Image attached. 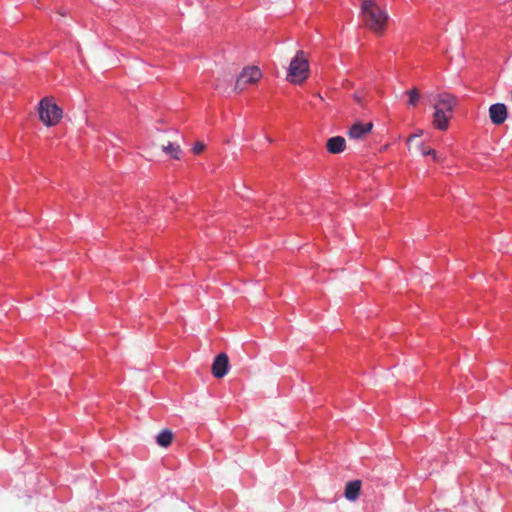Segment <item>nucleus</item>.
<instances>
[{
    "instance_id": "f257e3e1",
    "label": "nucleus",
    "mask_w": 512,
    "mask_h": 512,
    "mask_svg": "<svg viewBox=\"0 0 512 512\" xmlns=\"http://www.w3.org/2000/svg\"><path fill=\"white\" fill-rule=\"evenodd\" d=\"M361 14L365 26L377 35H382L386 29L389 15L374 0H364L361 4Z\"/></svg>"
},
{
    "instance_id": "f03ea898",
    "label": "nucleus",
    "mask_w": 512,
    "mask_h": 512,
    "mask_svg": "<svg viewBox=\"0 0 512 512\" xmlns=\"http://www.w3.org/2000/svg\"><path fill=\"white\" fill-rule=\"evenodd\" d=\"M309 74V62L302 50L297 51L292 58L287 73V80L293 83H301Z\"/></svg>"
},
{
    "instance_id": "7ed1b4c3",
    "label": "nucleus",
    "mask_w": 512,
    "mask_h": 512,
    "mask_svg": "<svg viewBox=\"0 0 512 512\" xmlns=\"http://www.w3.org/2000/svg\"><path fill=\"white\" fill-rule=\"evenodd\" d=\"M62 109L48 98H44L39 104V116L47 126L56 125L62 118Z\"/></svg>"
},
{
    "instance_id": "20e7f679",
    "label": "nucleus",
    "mask_w": 512,
    "mask_h": 512,
    "mask_svg": "<svg viewBox=\"0 0 512 512\" xmlns=\"http://www.w3.org/2000/svg\"><path fill=\"white\" fill-rule=\"evenodd\" d=\"M261 77H262V72L258 67H255V66L246 67L238 75L236 82H235V89L242 91L244 89L245 84L256 83Z\"/></svg>"
},
{
    "instance_id": "39448f33",
    "label": "nucleus",
    "mask_w": 512,
    "mask_h": 512,
    "mask_svg": "<svg viewBox=\"0 0 512 512\" xmlns=\"http://www.w3.org/2000/svg\"><path fill=\"white\" fill-rule=\"evenodd\" d=\"M230 368L229 358L226 353L218 354L212 363L211 373L215 378H223Z\"/></svg>"
},
{
    "instance_id": "423d86ee",
    "label": "nucleus",
    "mask_w": 512,
    "mask_h": 512,
    "mask_svg": "<svg viewBox=\"0 0 512 512\" xmlns=\"http://www.w3.org/2000/svg\"><path fill=\"white\" fill-rule=\"evenodd\" d=\"M507 115V107L503 103H494L489 107V117L494 125L503 124Z\"/></svg>"
},
{
    "instance_id": "0eeeda50",
    "label": "nucleus",
    "mask_w": 512,
    "mask_h": 512,
    "mask_svg": "<svg viewBox=\"0 0 512 512\" xmlns=\"http://www.w3.org/2000/svg\"><path fill=\"white\" fill-rule=\"evenodd\" d=\"M451 116L452 113H448L444 108L440 107L439 105H435V112L433 115L434 126L439 130H446L448 128Z\"/></svg>"
},
{
    "instance_id": "6e6552de",
    "label": "nucleus",
    "mask_w": 512,
    "mask_h": 512,
    "mask_svg": "<svg viewBox=\"0 0 512 512\" xmlns=\"http://www.w3.org/2000/svg\"><path fill=\"white\" fill-rule=\"evenodd\" d=\"M372 128H373L372 122H368V123L356 122L350 127V129L348 131V136L351 139H361L366 134H368L372 130Z\"/></svg>"
},
{
    "instance_id": "1a4fd4ad",
    "label": "nucleus",
    "mask_w": 512,
    "mask_h": 512,
    "mask_svg": "<svg viewBox=\"0 0 512 512\" xmlns=\"http://www.w3.org/2000/svg\"><path fill=\"white\" fill-rule=\"evenodd\" d=\"M326 148L331 154H339L346 148V140L342 136H333L327 140Z\"/></svg>"
},
{
    "instance_id": "9d476101",
    "label": "nucleus",
    "mask_w": 512,
    "mask_h": 512,
    "mask_svg": "<svg viewBox=\"0 0 512 512\" xmlns=\"http://www.w3.org/2000/svg\"><path fill=\"white\" fill-rule=\"evenodd\" d=\"M361 489V481L353 480L349 481L345 487V498L350 501H354L358 498Z\"/></svg>"
},
{
    "instance_id": "9b49d317",
    "label": "nucleus",
    "mask_w": 512,
    "mask_h": 512,
    "mask_svg": "<svg viewBox=\"0 0 512 512\" xmlns=\"http://www.w3.org/2000/svg\"><path fill=\"white\" fill-rule=\"evenodd\" d=\"M162 150L168 154L173 159H180V155L182 153V150L180 146L176 143L168 142L167 145L162 146Z\"/></svg>"
},
{
    "instance_id": "f8f14e48",
    "label": "nucleus",
    "mask_w": 512,
    "mask_h": 512,
    "mask_svg": "<svg viewBox=\"0 0 512 512\" xmlns=\"http://www.w3.org/2000/svg\"><path fill=\"white\" fill-rule=\"evenodd\" d=\"M172 439H173V434L170 430H163L161 431L157 437H156V442L159 446L161 447H168L171 442H172Z\"/></svg>"
},
{
    "instance_id": "ddd939ff",
    "label": "nucleus",
    "mask_w": 512,
    "mask_h": 512,
    "mask_svg": "<svg viewBox=\"0 0 512 512\" xmlns=\"http://www.w3.org/2000/svg\"><path fill=\"white\" fill-rule=\"evenodd\" d=\"M454 98L448 94L439 95V103L443 105L442 108L447 110L448 113H452Z\"/></svg>"
},
{
    "instance_id": "4468645a",
    "label": "nucleus",
    "mask_w": 512,
    "mask_h": 512,
    "mask_svg": "<svg viewBox=\"0 0 512 512\" xmlns=\"http://www.w3.org/2000/svg\"><path fill=\"white\" fill-rule=\"evenodd\" d=\"M406 93L409 96L408 104L411 106H416L420 99V94L418 90L416 88H413L411 90H408Z\"/></svg>"
},
{
    "instance_id": "2eb2a0df",
    "label": "nucleus",
    "mask_w": 512,
    "mask_h": 512,
    "mask_svg": "<svg viewBox=\"0 0 512 512\" xmlns=\"http://www.w3.org/2000/svg\"><path fill=\"white\" fill-rule=\"evenodd\" d=\"M205 149V145L202 142H196L192 148L195 154H200Z\"/></svg>"
},
{
    "instance_id": "dca6fc26",
    "label": "nucleus",
    "mask_w": 512,
    "mask_h": 512,
    "mask_svg": "<svg viewBox=\"0 0 512 512\" xmlns=\"http://www.w3.org/2000/svg\"><path fill=\"white\" fill-rule=\"evenodd\" d=\"M423 154L424 155H432L433 157H435L436 152L434 149H428L427 151H423Z\"/></svg>"
},
{
    "instance_id": "f3484780",
    "label": "nucleus",
    "mask_w": 512,
    "mask_h": 512,
    "mask_svg": "<svg viewBox=\"0 0 512 512\" xmlns=\"http://www.w3.org/2000/svg\"><path fill=\"white\" fill-rule=\"evenodd\" d=\"M416 137H418V135H410L409 138H408V142H411L412 140H414Z\"/></svg>"
},
{
    "instance_id": "a211bd4d",
    "label": "nucleus",
    "mask_w": 512,
    "mask_h": 512,
    "mask_svg": "<svg viewBox=\"0 0 512 512\" xmlns=\"http://www.w3.org/2000/svg\"><path fill=\"white\" fill-rule=\"evenodd\" d=\"M59 14H60L61 16H66V11H64V10H60V11H59Z\"/></svg>"
},
{
    "instance_id": "6ab92c4d",
    "label": "nucleus",
    "mask_w": 512,
    "mask_h": 512,
    "mask_svg": "<svg viewBox=\"0 0 512 512\" xmlns=\"http://www.w3.org/2000/svg\"><path fill=\"white\" fill-rule=\"evenodd\" d=\"M422 134V130L416 132L414 135H418V137Z\"/></svg>"
}]
</instances>
